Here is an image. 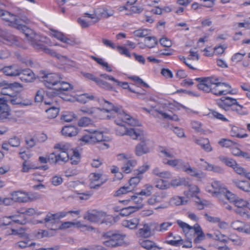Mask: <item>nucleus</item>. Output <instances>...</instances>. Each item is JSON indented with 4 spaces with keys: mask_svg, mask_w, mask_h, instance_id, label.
Segmentation results:
<instances>
[{
    "mask_svg": "<svg viewBox=\"0 0 250 250\" xmlns=\"http://www.w3.org/2000/svg\"><path fill=\"white\" fill-rule=\"evenodd\" d=\"M156 225L155 223L150 222L145 223L142 228H140L138 230V234L140 236L143 238H149L152 235V227Z\"/></svg>",
    "mask_w": 250,
    "mask_h": 250,
    "instance_id": "nucleus-20",
    "label": "nucleus"
},
{
    "mask_svg": "<svg viewBox=\"0 0 250 250\" xmlns=\"http://www.w3.org/2000/svg\"><path fill=\"white\" fill-rule=\"evenodd\" d=\"M20 157L24 161L29 159L32 156V154L28 149L25 150V148H22L19 152Z\"/></svg>",
    "mask_w": 250,
    "mask_h": 250,
    "instance_id": "nucleus-64",
    "label": "nucleus"
},
{
    "mask_svg": "<svg viewBox=\"0 0 250 250\" xmlns=\"http://www.w3.org/2000/svg\"><path fill=\"white\" fill-rule=\"evenodd\" d=\"M170 186L177 187L180 186H187L188 185V179L185 178H180L173 179L170 181Z\"/></svg>",
    "mask_w": 250,
    "mask_h": 250,
    "instance_id": "nucleus-43",
    "label": "nucleus"
},
{
    "mask_svg": "<svg viewBox=\"0 0 250 250\" xmlns=\"http://www.w3.org/2000/svg\"><path fill=\"white\" fill-rule=\"evenodd\" d=\"M123 110L125 111L123 109ZM124 112L130 116V119H133L136 121V123L135 125L129 124V120H125L126 117L125 115H123L122 117L119 118L115 113L114 110H112L109 113L106 114L105 118L109 119L115 118V123L117 126L115 127V130L117 135L119 136L128 135L133 139H137L143 135V131L139 129L128 128L125 125L124 123H127L132 126H140V123L137 119L132 118L130 115L128 114L125 111Z\"/></svg>",
    "mask_w": 250,
    "mask_h": 250,
    "instance_id": "nucleus-2",
    "label": "nucleus"
},
{
    "mask_svg": "<svg viewBox=\"0 0 250 250\" xmlns=\"http://www.w3.org/2000/svg\"><path fill=\"white\" fill-rule=\"evenodd\" d=\"M51 34L53 37L61 42L65 43H70V42H69L70 40L65 37L64 35L61 32L55 30H51Z\"/></svg>",
    "mask_w": 250,
    "mask_h": 250,
    "instance_id": "nucleus-45",
    "label": "nucleus"
},
{
    "mask_svg": "<svg viewBox=\"0 0 250 250\" xmlns=\"http://www.w3.org/2000/svg\"><path fill=\"white\" fill-rule=\"evenodd\" d=\"M83 218L91 222L99 223L109 225L113 221V217L105 212L93 210L87 211L83 216Z\"/></svg>",
    "mask_w": 250,
    "mask_h": 250,
    "instance_id": "nucleus-6",
    "label": "nucleus"
},
{
    "mask_svg": "<svg viewBox=\"0 0 250 250\" xmlns=\"http://www.w3.org/2000/svg\"><path fill=\"white\" fill-rule=\"evenodd\" d=\"M0 17H1V18L6 22V24L21 31L24 34L25 33H24L23 30H22L21 29H18L16 27L11 25V24L12 23V22L19 23L22 26H25L27 28H28L26 26L24 25L21 23V21H22L25 23H28L29 22V20L26 16H17L16 15L11 14L8 11H4L3 10L0 9Z\"/></svg>",
    "mask_w": 250,
    "mask_h": 250,
    "instance_id": "nucleus-7",
    "label": "nucleus"
},
{
    "mask_svg": "<svg viewBox=\"0 0 250 250\" xmlns=\"http://www.w3.org/2000/svg\"><path fill=\"white\" fill-rule=\"evenodd\" d=\"M102 174L100 173H92L89 176L90 181V186L91 188H96L101 186L104 181L101 179Z\"/></svg>",
    "mask_w": 250,
    "mask_h": 250,
    "instance_id": "nucleus-24",
    "label": "nucleus"
},
{
    "mask_svg": "<svg viewBox=\"0 0 250 250\" xmlns=\"http://www.w3.org/2000/svg\"><path fill=\"white\" fill-rule=\"evenodd\" d=\"M145 44L148 48H153L157 44V40L153 37H147L145 39Z\"/></svg>",
    "mask_w": 250,
    "mask_h": 250,
    "instance_id": "nucleus-59",
    "label": "nucleus"
},
{
    "mask_svg": "<svg viewBox=\"0 0 250 250\" xmlns=\"http://www.w3.org/2000/svg\"><path fill=\"white\" fill-rule=\"evenodd\" d=\"M203 166L208 171H213L218 173H223L224 172V169L221 167L209 164L206 161L204 162V164L203 165Z\"/></svg>",
    "mask_w": 250,
    "mask_h": 250,
    "instance_id": "nucleus-41",
    "label": "nucleus"
},
{
    "mask_svg": "<svg viewBox=\"0 0 250 250\" xmlns=\"http://www.w3.org/2000/svg\"><path fill=\"white\" fill-rule=\"evenodd\" d=\"M236 99L229 97H223L219 100L217 104L218 106L226 111H231L235 104L236 103Z\"/></svg>",
    "mask_w": 250,
    "mask_h": 250,
    "instance_id": "nucleus-16",
    "label": "nucleus"
},
{
    "mask_svg": "<svg viewBox=\"0 0 250 250\" xmlns=\"http://www.w3.org/2000/svg\"><path fill=\"white\" fill-rule=\"evenodd\" d=\"M52 154H53V156L50 159L54 164L65 163L70 160L71 164L77 165L80 161L81 156L78 151H71L69 153L55 152Z\"/></svg>",
    "mask_w": 250,
    "mask_h": 250,
    "instance_id": "nucleus-5",
    "label": "nucleus"
},
{
    "mask_svg": "<svg viewBox=\"0 0 250 250\" xmlns=\"http://www.w3.org/2000/svg\"><path fill=\"white\" fill-rule=\"evenodd\" d=\"M55 149H58L60 152L69 153L71 151H78L77 149L71 148V146L69 143L61 142L55 144L54 146Z\"/></svg>",
    "mask_w": 250,
    "mask_h": 250,
    "instance_id": "nucleus-35",
    "label": "nucleus"
},
{
    "mask_svg": "<svg viewBox=\"0 0 250 250\" xmlns=\"http://www.w3.org/2000/svg\"><path fill=\"white\" fill-rule=\"evenodd\" d=\"M215 83L212 85L211 93L216 96L226 95L230 92V85L224 83H221L218 78H215Z\"/></svg>",
    "mask_w": 250,
    "mask_h": 250,
    "instance_id": "nucleus-12",
    "label": "nucleus"
},
{
    "mask_svg": "<svg viewBox=\"0 0 250 250\" xmlns=\"http://www.w3.org/2000/svg\"><path fill=\"white\" fill-rule=\"evenodd\" d=\"M163 163L178 170H183L187 164V162H185L181 159H167L164 158L163 159Z\"/></svg>",
    "mask_w": 250,
    "mask_h": 250,
    "instance_id": "nucleus-18",
    "label": "nucleus"
},
{
    "mask_svg": "<svg viewBox=\"0 0 250 250\" xmlns=\"http://www.w3.org/2000/svg\"><path fill=\"white\" fill-rule=\"evenodd\" d=\"M156 188L160 189H166L170 188L169 183L165 180L163 179H159L156 182Z\"/></svg>",
    "mask_w": 250,
    "mask_h": 250,
    "instance_id": "nucleus-54",
    "label": "nucleus"
},
{
    "mask_svg": "<svg viewBox=\"0 0 250 250\" xmlns=\"http://www.w3.org/2000/svg\"><path fill=\"white\" fill-rule=\"evenodd\" d=\"M113 11L109 7H104L100 11V14L102 17L108 18L113 15Z\"/></svg>",
    "mask_w": 250,
    "mask_h": 250,
    "instance_id": "nucleus-63",
    "label": "nucleus"
},
{
    "mask_svg": "<svg viewBox=\"0 0 250 250\" xmlns=\"http://www.w3.org/2000/svg\"><path fill=\"white\" fill-rule=\"evenodd\" d=\"M160 155L162 157L173 158L174 157L173 152L169 149L161 148L160 149Z\"/></svg>",
    "mask_w": 250,
    "mask_h": 250,
    "instance_id": "nucleus-61",
    "label": "nucleus"
},
{
    "mask_svg": "<svg viewBox=\"0 0 250 250\" xmlns=\"http://www.w3.org/2000/svg\"><path fill=\"white\" fill-rule=\"evenodd\" d=\"M208 115L210 118H214L223 122H228L229 121L224 115L214 110H210Z\"/></svg>",
    "mask_w": 250,
    "mask_h": 250,
    "instance_id": "nucleus-46",
    "label": "nucleus"
},
{
    "mask_svg": "<svg viewBox=\"0 0 250 250\" xmlns=\"http://www.w3.org/2000/svg\"><path fill=\"white\" fill-rule=\"evenodd\" d=\"M218 159L220 161L225 164L227 166L231 167L232 168L236 164V162L234 160L225 156H220Z\"/></svg>",
    "mask_w": 250,
    "mask_h": 250,
    "instance_id": "nucleus-47",
    "label": "nucleus"
},
{
    "mask_svg": "<svg viewBox=\"0 0 250 250\" xmlns=\"http://www.w3.org/2000/svg\"><path fill=\"white\" fill-rule=\"evenodd\" d=\"M94 99V96L92 94L84 93L78 96L77 101L80 103L85 104L88 101Z\"/></svg>",
    "mask_w": 250,
    "mask_h": 250,
    "instance_id": "nucleus-49",
    "label": "nucleus"
},
{
    "mask_svg": "<svg viewBox=\"0 0 250 250\" xmlns=\"http://www.w3.org/2000/svg\"><path fill=\"white\" fill-rule=\"evenodd\" d=\"M25 238L23 240L18 242L16 245V247H19L21 249H24L28 247L34 246L36 243L32 242L28 237L27 234H24V236Z\"/></svg>",
    "mask_w": 250,
    "mask_h": 250,
    "instance_id": "nucleus-42",
    "label": "nucleus"
},
{
    "mask_svg": "<svg viewBox=\"0 0 250 250\" xmlns=\"http://www.w3.org/2000/svg\"><path fill=\"white\" fill-rule=\"evenodd\" d=\"M87 15V19L80 18L78 22L82 27H87L91 24L98 22L99 20L95 14L85 13Z\"/></svg>",
    "mask_w": 250,
    "mask_h": 250,
    "instance_id": "nucleus-21",
    "label": "nucleus"
},
{
    "mask_svg": "<svg viewBox=\"0 0 250 250\" xmlns=\"http://www.w3.org/2000/svg\"><path fill=\"white\" fill-rule=\"evenodd\" d=\"M145 188L142 189L140 192H138V194L149 196L151 194L153 189V186L150 184H146L144 187Z\"/></svg>",
    "mask_w": 250,
    "mask_h": 250,
    "instance_id": "nucleus-60",
    "label": "nucleus"
},
{
    "mask_svg": "<svg viewBox=\"0 0 250 250\" xmlns=\"http://www.w3.org/2000/svg\"><path fill=\"white\" fill-rule=\"evenodd\" d=\"M140 223V218L139 217L128 218L122 221L123 227L130 229H137Z\"/></svg>",
    "mask_w": 250,
    "mask_h": 250,
    "instance_id": "nucleus-22",
    "label": "nucleus"
},
{
    "mask_svg": "<svg viewBox=\"0 0 250 250\" xmlns=\"http://www.w3.org/2000/svg\"><path fill=\"white\" fill-rule=\"evenodd\" d=\"M20 216V215H10L9 216L4 217L0 221V226H7L11 224V221H6L5 219H11L13 222L19 223L23 224V221H21L18 218Z\"/></svg>",
    "mask_w": 250,
    "mask_h": 250,
    "instance_id": "nucleus-37",
    "label": "nucleus"
},
{
    "mask_svg": "<svg viewBox=\"0 0 250 250\" xmlns=\"http://www.w3.org/2000/svg\"><path fill=\"white\" fill-rule=\"evenodd\" d=\"M167 196V194L164 192L155 194L148 199L147 203L149 205H154L162 202Z\"/></svg>",
    "mask_w": 250,
    "mask_h": 250,
    "instance_id": "nucleus-33",
    "label": "nucleus"
},
{
    "mask_svg": "<svg viewBox=\"0 0 250 250\" xmlns=\"http://www.w3.org/2000/svg\"><path fill=\"white\" fill-rule=\"evenodd\" d=\"M173 239L171 240H167L165 243L173 246H178L182 244V239L179 235L174 236Z\"/></svg>",
    "mask_w": 250,
    "mask_h": 250,
    "instance_id": "nucleus-55",
    "label": "nucleus"
},
{
    "mask_svg": "<svg viewBox=\"0 0 250 250\" xmlns=\"http://www.w3.org/2000/svg\"><path fill=\"white\" fill-rule=\"evenodd\" d=\"M177 223L181 228L184 232L192 231L194 230V226L192 227L187 223L183 222L180 220L177 221Z\"/></svg>",
    "mask_w": 250,
    "mask_h": 250,
    "instance_id": "nucleus-56",
    "label": "nucleus"
},
{
    "mask_svg": "<svg viewBox=\"0 0 250 250\" xmlns=\"http://www.w3.org/2000/svg\"><path fill=\"white\" fill-rule=\"evenodd\" d=\"M10 195L13 197L14 202L18 203H27L40 198V195L37 193H29L22 190L13 191Z\"/></svg>",
    "mask_w": 250,
    "mask_h": 250,
    "instance_id": "nucleus-8",
    "label": "nucleus"
},
{
    "mask_svg": "<svg viewBox=\"0 0 250 250\" xmlns=\"http://www.w3.org/2000/svg\"><path fill=\"white\" fill-rule=\"evenodd\" d=\"M21 98L20 96L12 95L10 97L5 98L6 103L9 102L13 105H20L21 103Z\"/></svg>",
    "mask_w": 250,
    "mask_h": 250,
    "instance_id": "nucleus-62",
    "label": "nucleus"
},
{
    "mask_svg": "<svg viewBox=\"0 0 250 250\" xmlns=\"http://www.w3.org/2000/svg\"><path fill=\"white\" fill-rule=\"evenodd\" d=\"M10 115V109L5 98H0V122H4Z\"/></svg>",
    "mask_w": 250,
    "mask_h": 250,
    "instance_id": "nucleus-17",
    "label": "nucleus"
},
{
    "mask_svg": "<svg viewBox=\"0 0 250 250\" xmlns=\"http://www.w3.org/2000/svg\"><path fill=\"white\" fill-rule=\"evenodd\" d=\"M139 243L142 248L147 250H161L162 249V247L150 240L140 239Z\"/></svg>",
    "mask_w": 250,
    "mask_h": 250,
    "instance_id": "nucleus-23",
    "label": "nucleus"
},
{
    "mask_svg": "<svg viewBox=\"0 0 250 250\" xmlns=\"http://www.w3.org/2000/svg\"><path fill=\"white\" fill-rule=\"evenodd\" d=\"M157 225V227H155L156 230L159 232H165L168 230V228L170 227L172 223L168 222H164L160 224V225Z\"/></svg>",
    "mask_w": 250,
    "mask_h": 250,
    "instance_id": "nucleus-58",
    "label": "nucleus"
},
{
    "mask_svg": "<svg viewBox=\"0 0 250 250\" xmlns=\"http://www.w3.org/2000/svg\"><path fill=\"white\" fill-rule=\"evenodd\" d=\"M12 23L11 25L18 29L23 30L28 41L34 49L38 51H43L46 54L50 55L52 57H55L58 59L60 58L61 56L60 54H57L54 50L47 47L43 44V43L46 42V38L45 37H42L40 34L36 33L31 29L27 28L25 26H22L19 23Z\"/></svg>",
    "mask_w": 250,
    "mask_h": 250,
    "instance_id": "nucleus-3",
    "label": "nucleus"
},
{
    "mask_svg": "<svg viewBox=\"0 0 250 250\" xmlns=\"http://www.w3.org/2000/svg\"><path fill=\"white\" fill-rule=\"evenodd\" d=\"M137 164V162L136 160L130 159L124 162L122 169L125 173H129L133 170L134 167L136 166Z\"/></svg>",
    "mask_w": 250,
    "mask_h": 250,
    "instance_id": "nucleus-36",
    "label": "nucleus"
},
{
    "mask_svg": "<svg viewBox=\"0 0 250 250\" xmlns=\"http://www.w3.org/2000/svg\"><path fill=\"white\" fill-rule=\"evenodd\" d=\"M2 72L7 76H16L20 75L21 69L15 65L5 66L1 69Z\"/></svg>",
    "mask_w": 250,
    "mask_h": 250,
    "instance_id": "nucleus-29",
    "label": "nucleus"
},
{
    "mask_svg": "<svg viewBox=\"0 0 250 250\" xmlns=\"http://www.w3.org/2000/svg\"><path fill=\"white\" fill-rule=\"evenodd\" d=\"M78 132L77 128L72 125L65 126L62 129V135L68 137L76 136L78 134Z\"/></svg>",
    "mask_w": 250,
    "mask_h": 250,
    "instance_id": "nucleus-38",
    "label": "nucleus"
},
{
    "mask_svg": "<svg viewBox=\"0 0 250 250\" xmlns=\"http://www.w3.org/2000/svg\"><path fill=\"white\" fill-rule=\"evenodd\" d=\"M39 78L46 87L53 89L54 91L52 92L56 96L72 89L70 83L62 81V78L58 73H46L43 72L40 73Z\"/></svg>",
    "mask_w": 250,
    "mask_h": 250,
    "instance_id": "nucleus-4",
    "label": "nucleus"
},
{
    "mask_svg": "<svg viewBox=\"0 0 250 250\" xmlns=\"http://www.w3.org/2000/svg\"><path fill=\"white\" fill-rule=\"evenodd\" d=\"M104 237L107 240L104 241L103 244L107 247H112L123 245L124 243L125 235L107 232L104 235Z\"/></svg>",
    "mask_w": 250,
    "mask_h": 250,
    "instance_id": "nucleus-11",
    "label": "nucleus"
},
{
    "mask_svg": "<svg viewBox=\"0 0 250 250\" xmlns=\"http://www.w3.org/2000/svg\"><path fill=\"white\" fill-rule=\"evenodd\" d=\"M194 141L195 144L200 146L206 152H211L213 149L209 140L207 138H195Z\"/></svg>",
    "mask_w": 250,
    "mask_h": 250,
    "instance_id": "nucleus-30",
    "label": "nucleus"
},
{
    "mask_svg": "<svg viewBox=\"0 0 250 250\" xmlns=\"http://www.w3.org/2000/svg\"><path fill=\"white\" fill-rule=\"evenodd\" d=\"M99 103L102 108L96 107H89L87 106H83L80 109L83 114L90 115L94 117H99L103 119H105L106 115L103 116V113L107 114L112 110L115 111V113L119 118L122 117L123 115H125L126 117L125 120H129V123L132 125H135L136 121L133 119H130L129 115H127L123 110L122 107L115 106L112 103L106 101L104 99H102L99 101Z\"/></svg>",
    "mask_w": 250,
    "mask_h": 250,
    "instance_id": "nucleus-1",
    "label": "nucleus"
},
{
    "mask_svg": "<svg viewBox=\"0 0 250 250\" xmlns=\"http://www.w3.org/2000/svg\"><path fill=\"white\" fill-rule=\"evenodd\" d=\"M156 111L158 112L160 114L162 115L163 117L165 119H168L174 121H178L179 120L178 116L177 115L173 114L172 113H168L159 110H156Z\"/></svg>",
    "mask_w": 250,
    "mask_h": 250,
    "instance_id": "nucleus-53",
    "label": "nucleus"
},
{
    "mask_svg": "<svg viewBox=\"0 0 250 250\" xmlns=\"http://www.w3.org/2000/svg\"><path fill=\"white\" fill-rule=\"evenodd\" d=\"M233 204L235 207H237L238 208L235 210V212L239 214L241 216H244L245 214H246V212L243 208L247 207V201L237 197V198L233 202Z\"/></svg>",
    "mask_w": 250,
    "mask_h": 250,
    "instance_id": "nucleus-27",
    "label": "nucleus"
},
{
    "mask_svg": "<svg viewBox=\"0 0 250 250\" xmlns=\"http://www.w3.org/2000/svg\"><path fill=\"white\" fill-rule=\"evenodd\" d=\"M222 195L224 196L228 200L232 203H233L235 200L237 198V197L234 194L230 192L226 188H225L221 194V197Z\"/></svg>",
    "mask_w": 250,
    "mask_h": 250,
    "instance_id": "nucleus-50",
    "label": "nucleus"
},
{
    "mask_svg": "<svg viewBox=\"0 0 250 250\" xmlns=\"http://www.w3.org/2000/svg\"><path fill=\"white\" fill-rule=\"evenodd\" d=\"M45 111L48 118L53 119L57 116L59 112V108L57 107L52 106L47 109H46Z\"/></svg>",
    "mask_w": 250,
    "mask_h": 250,
    "instance_id": "nucleus-51",
    "label": "nucleus"
},
{
    "mask_svg": "<svg viewBox=\"0 0 250 250\" xmlns=\"http://www.w3.org/2000/svg\"><path fill=\"white\" fill-rule=\"evenodd\" d=\"M245 129L237 126H232L230 131V135L239 138H246L248 134L245 133Z\"/></svg>",
    "mask_w": 250,
    "mask_h": 250,
    "instance_id": "nucleus-32",
    "label": "nucleus"
},
{
    "mask_svg": "<svg viewBox=\"0 0 250 250\" xmlns=\"http://www.w3.org/2000/svg\"><path fill=\"white\" fill-rule=\"evenodd\" d=\"M129 91L137 94L138 98H144L146 94V91L145 89H141L139 86H134L133 88H129Z\"/></svg>",
    "mask_w": 250,
    "mask_h": 250,
    "instance_id": "nucleus-48",
    "label": "nucleus"
},
{
    "mask_svg": "<svg viewBox=\"0 0 250 250\" xmlns=\"http://www.w3.org/2000/svg\"><path fill=\"white\" fill-rule=\"evenodd\" d=\"M20 79L22 81L26 82H31L34 78V74L29 69H21Z\"/></svg>",
    "mask_w": 250,
    "mask_h": 250,
    "instance_id": "nucleus-34",
    "label": "nucleus"
},
{
    "mask_svg": "<svg viewBox=\"0 0 250 250\" xmlns=\"http://www.w3.org/2000/svg\"><path fill=\"white\" fill-rule=\"evenodd\" d=\"M169 202L171 205L177 206L187 204L188 200L184 197L174 196L170 199Z\"/></svg>",
    "mask_w": 250,
    "mask_h": 250,
    "instance_id": "nucleus-40",
    "label": "nucleus"
},
{
    "mask_svg": "<svg viewBox=\"0 0 250 250\" xmlns=\"http://www.w3.org/2000/svg\"><path fill=\"white\" fill-rule=\"evenodd\" d=\"M231 111L239 116L247 115L249 114L248 109L246 107L240 104L237 101L235 104Z\"/></svg>",
    "mask_w": 250,
    "mask_h": 250,
    "instance_id": "nucleus-39",
    "label": "nucleus"
},
{
    "mask_svg": "<svg viewBox=\"0 0 250 250\" xmlns=\"http://www.w3.org/2000/svg\"><path fill=\"white\" fill-rule=\"evenodd\" d=\"M141 141L136 146L135 153L137 156H141L149 152L152 147L153 143L146 138L140 139Z\"/></svg>",
    "mask_w": 250,
    "mask_h": 250,
    "instance_id": "nucleus-14",
    "label": "nucleus"
},
{
    "mask_svg": "<svg viewBox=\"0 0 250 250\" xmlns=\"http://www.w3.org/2000/svg\"><path fill=\"white\" fill-rule=\"evenodd\" d=\"M215 77H210L207 78H197L195 80L199 82L198 84V88L200 90L204 92L209 93L211 92L212 85L214 83H215Z\"/></svg>",
    "mask_w": 250,
    "mask_h": 250,
    "instance_id": "nucleus-13",
    "label": "nucleus"
},
{
    "mask_svg": "<svg viewBox=\"0 0 250 250\" xmlns=\"http://www.w3.org/2000/svg\"><path fill=\"white\" fill-rule=\"evenodd\" d=\"M233 184L237 188L244 192L250 193V183L246 181H240L237 179L232 180Z\"/></svg>",
    "mask_w": 250,
    "mask_h": 250,
    "instance_id": "nucleus-31",
    "label": "nucleus"
},
{
    "mask_svg": "<svg viewBox=\"0 0 250 250\" xmlns=\"http://www.w3.org/2000/svg\"><path fill=\"white\" fill-rule=\"evenodd\" d=\"M69 214L68 211H61L55 214L48 213L44 220L40 221V223H44L46 226L52 230L57 229V226H56L59 222V220L61 218L65 217Z\"/></svg>",
    "mask_w": 250,
    "mask_h": 250,
    "instance_id": "nucleus-10",
    "label": "nucleus"
},
{
    "mask_svg": "<svg viewBox=\"0 0 250 250\" xmlns=\"http://www.w3.org/2000/svg\"><path fill=\"white\" fill-rule=\"evenodd\" d=\"M133 191V188L131 187L128 186H125L120 188L117 190L115 193V196H120L122 195L126 194L128 192H131Z\"/></svg>",
    "mask_w": 250,
    "mask_h": 250,
    "instance_id": "nucleus-52",
    "label": "nucleus"
},
{
    "mask_svg": "<svg viewBox=\"0 0 250 250\" xmlns=\"http://www.w3.org/2000/svg\"><path fill=\"white\" fill-rule=\"evenodd\" d=\"M143 175H137L136 176L132 177L129 181V187L133 188V190L136 186L140 183V181L143 179Z\"/></svg>",
    "mask_w": 250,
    "mask_h": 250,
    "instance_id": "nucleus-57",
    "label": "nucleus"
},
{
    "mask_svg": "<svg viewBox=\"0 0 250 250\" xmlns=\"http://www.w3.org/2000/svg\"><path fill=\"white\" fill-rule=\"evenodd\" d=\"M225 188V186L220 182L214 181L210 185L206 186V190L213 196L221 198V194Z\"/></svg>",
    "mask_w": 250,
    "mask_h": 250,
    "instance_id": "nucleus-15",
    "label": "nucleus"
},
{
    "mask_svg": "<svg viewBox=\"0 0 250 250\" xmlns=\"http://www.w3.org/2000/svg\"><path fill=\"white\" fill-rule=\"evenodd\" d=\"M183 171L192 176H194L199 179H202L205 177V173L201 171H199L195 168L191 167L188 163H187Z\"/></svg>",
    "mask_w": 250,
    "mask_h": 250,
    "instance_id": "nucleus-28",
    "label": "nucleus"
},
{
    "mask_svg": "<svg viewBox=\"0 0 250 250\" xmlns=\"http://www.w3.org/2000/svg\"><path fill=\"white\" fill-rule=\"evenodd\" d=\"M108 140V138L104 136L101 131L93 130L90 133L83 135L80 139V144L85 145L89 144H94L97 142H104Z\"/></svg>",
    "mask_w": 250,
    "mask_h": 250,
    "instance_id": "nucleus-9",
    "label": "nucleus"
},
{
    "mask_svg": "<svg viewBox=\"0 0 250 250\" xmlns=\"http://www.w3.org/2000/svg\"><path fill=\"white\" fill-rule=\"evenodd\" d=\"M0 40L4 43L12 45L17 42V38L6 32H2L0 35Z\"/></svg>",
    "mask_w": 250,
    "mask_h": 250,
    "instance_id": "nucleus-25",
    "label": "nucleus"
},
{
    "mask_svg": "<svg viewBox=\"0 0 250 250\" xmlns=\"http://www.w3.org/2000/svg\"><path fill=\"white\" fill-rule=\"evenodd\" d=\"M18 85L19 83H8L5 81L0 82V87H2L1 91V94L10 97L13 95V88L18 87Z\"/></svg>",
    "mask_w": 250,
    "mask_h": 250,
    "instance_id": "nucleus-19",
    "label": "nucleus"
},
{
    "mask_svg": "<svg viewBox=\"0 0 250 250\" xmlns=\"http://www.w3.org/2000/svg\"><path fill=\"white\" fill-rule=\"evenodd\" d=\"M140 195L138 194V193H136L135 195L131 196L130 199L128 200L131 204H135V205L131 206L133 208L135 211L142 208L144 206L143 198L140 197Z\"/></svg>",
    "mask_w": 250,
    "mask_h": 250,
    "instance_id": "nucleus-26",
    "label": "nucleus"
},
{
    "mask_svg": "<svg viewBox=\"0 0 250 250\" xmlns=\"http://www.w3.org/2000/svg\"><path fill=\"white\" fill-rule=\"evenodd\" d=\"M193 231L197 235V237L194 239L195 243H198L204 239V234L201 227L198 224H196L194 225Z\"/></svg>",
    "mask_w": 250,
    "mask_h": 250,
    "instance_id": "nucleus-44",
    "label": "nucleus"
}]
</instances>
